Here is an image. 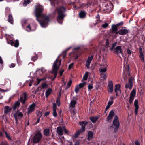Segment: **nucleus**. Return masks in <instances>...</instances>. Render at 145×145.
Instances as JSON below:
<instances>
[{"label": "nucleus", "mask_w": 145, "mask_h": 145, "mask_svg": "<svg viewBox=\"0 0 145 145\" xmlns=\"http://www.w3.org/2000/svg\"><path fill=\"white\" fill-rule=\"evenodd\" d=\"M43 7L41 6L39 8H36L35 14L37 18V20L41 26L45 27L48 25V22L49 21V17L46 16L42 13Z\"/></svg>", "instance_id": "obj_1"}, {"label": "nucleus", "mask_w": 145, "mask_h": 145, "mask_svg": "<svg viewBox=\"0 0 145 145\" xmlns=\"http://www.w3.org/2000/svg\"><path fill=\"white\" fill-rule=\"evenodd\" d=\"M61 59L59 61L58 58L53 63L52 68V73L54 74V77L52 79V80H53L56 77L57 74V71L59 69L61 65Z\"/></svg>", "instance_id": "obj_2"}, {"label": "nucleus", "mask_w": 145, "mask_h": 145, "mask_svg": "<svg viewBox=\"0 0 145 145\" xmlns=\"http://www.w3.org/2000/svg\"><path fill=\"white\" fill-rule=\"evenodd\" d=\"M66 8L63 7H59L58 9V16L57 19V21L59 23H60L59 20L63 19L65 16V15L63 13L66 11Z\"/></svg>", "instance_id": "obj_3"}, {"label": "nucleus", "mask_w": 145, "mask_h": 145, "mask_svg": "<svg viewBox=\"0 0 145 145\" xmlns=\"http://www.w3.org/2000/svg\"><path fill=\"white\" fill-rule=\"evenodd\" d=\"M119 125L118 117L116 115H115L113 121V124L110 127V128H113L114 132H116L118 131Z\"/></svg>", "instance_id": "obj_4"}, {"label": "nucleus", "mask_w": 145, "mask_h": 145, "mask_svg": "<svg viewBox=\"0 0 145 145\" xmlns=\"http://www.w3.org/2000/svg\"><path fill=\"white\" fill-rule=\"evenodd\" d=\"M42 137L41 133L38 132L32 137L31 140L34 143H37L40 141Z\"/></svg>", "instance_id": "obj_5"}, {"label": "nucleus", "mask_w": 145, "mask_h": 145, "mask_svg": "<svg viewBox=\"0 0 145 145\" xmlns=\"http://www.w3.org/2000/svg\"><path fill=\"white\" fill-rule=\"evenodd\" d=\"M104 62L105 63L104 64H101L99 65L100 66L105 67V68H103L99 69V71L101 73H103L106 72L107 70V67L108 66L106 63V62L104 61Z\"/></svg>", "instance_id": "obj_6"}, {"label": "nucleus", "mask_w": 145, "mask_h": 145, "mask_svg": "<svg viewBox=\"0 0 145 145\" xmlns=\"http://www.w3.org/2000/svg\"><path fill=\"white\" fill-rule=\"evenodd\" d=\"M133 78L131 77L129 78V82L125 86V87L126 88H128L129 89H131L133 86Z\"/></svg>", "instance_id": "obj_7"}, {"label": "nucleus", "mask_w": 145, "mask_h": 145, "mask_svg": "<svg viewBox=\"0 0 145 145\" xmlns=\"http://www.w3.org/2000/svg\"><path fill=\"white\" fill-rule=\"evenodd\" d=\"M136 94V90L133 89L130 93V96L129 99V102L130 104L133 103L134 98Z\"/></svg>", "instance_id": "obj_8"}, {"label": "nucleus", "mask_w": 145, "mask_h": 145, "mask_svg": "<svg viewBox=\"0 0 145 145\" xmlns=\"http://www.w3.org/2000/svg\"><path fill=\"white\" fill-rule=\"evenodd\" d=\"M35 105V104L33 103L29 106L28 108V114H29L34 110Z\"/></svg>", "instance_id": "obj_9"}, {"label": "nucleus", "mask_w": 145, "mask_h": 145, "mask_svg": "<svg viewBox=\"0 0 145 145\" xmlns=\"http://www.w3.org/2000/svg\"><path fill=\"white\" fill-rule=\"evenodd\" d=\"M120 87V85L119 84L116 85L115 86V91L117 96H118V95L121 93Z\"/></svg>", "instance_id": "obj_10"}, {"label": "nucleus", "mask_w": 145, "mask_h": 145, "mask_svg": "<svg viewBox=\"0 0 145 145\" xmlns=\"http://www.w3.org/2000/svg\"><path fill=\"white\" fill-rule=\"evenodd\" d=\"M24 98L22 97H20L19 99V101L21 102L22 104H24L26 101L27 99V93H23Z\"/></svg>", "instance_id": "obj_11"}, {"label": "nucleus", "mask_w": 145, "mask_h": 145, "mask_svg": "<svg viewBox=\"0 0 145 145\" xmlns=\"http://www.w3.org/2000/svg\"><path fill=\"white\" fill-rule=\"evenodd\" d=\"M108 91L110 93H112L113 90V84L112 81H110L108 84Z\"/></svg>", "instance_id": "obj_12"}, {"label": "nucleus", "mask_w": 145, "mask_h": 145, "mask_svg": "<svg viewBox=\"0 0 145 145\" xmlns=\"http://www.w3.org/2000/svg\"><path fill=\"white\" fill-rule=\"evenodd\" d=\"M79 123L80 125L82 126V127L80 131L82 132L84 131L85 130V127L87 124V122L83 121L82 122H80Z\"/></svg>", "instance_id": "obj_13"}, {"label": "nucleus", "mask_w": 145, "mask_h": 145, "mask_svg": "<svg viewBox=\"0 0 145 145\" xmlns=\"http://www.w3.org/2000/svg\"><path fill=\"white\" fill-rule=\"evenodd\" d=\"M114 51L115 53H116L117 54L119 53L121 54L122 53V49L120 46H117L114 48Z\"/></svg>", "instance_id": "obj_14"}, {"label": "nucleus", "mask_w": 145, "mask_h": 145, "mask_svg": "<svg viewBox=\"0 0 145 145\" xmlns=\"http://www.w3.org/2000/svg\"><path fill=\"white\" fill-rule=\"evenodd\" d=\"M93 56H92L91 57H88L86 63V66L87 68H88L89 67L91 61L93 59Z\"/></svg>", "instance_id": "obj_15"}, {"label": "nucleus", "mask_w": 145, "mask_h": 145, "mask_svg": "<svg viewBox=\"0 0 145 145\" xmlns=\"http://www.w3.org/2000/svg\"><path fill=\"white\" fill-rule=\"evenodd\" d=\"M134 105L135 107V115H136L137 114L138 110L139 108V106L138 105V100H135L134 102Z\"/></svg>", "instance_id": "obj_16"}, {"label": "nucleus", "mask_w": 145, "mask_h": 145, "mask_svg": "<svg viewBox=\"0 0 145 145\" xmlns=\"http://www.w3.org/2000/svg\"><path fill=\"white\" fill-rule=\"evenodd\" d=\"M118 27L115 25H113L112 26V29L110 30V33L112 34L115 33V32L118 30Z\"/></svg>", "instance_id": "obj_17"}, {"label": "nucleus", "mask_w": 145, "mask_h": 145, "mask_svg": "<svg viewBox=\"0 0 145 145\" xmlns=\"http://www.w3.org/2000/svg\"><path fill=\"white\" fill-rule=\"evenodd\" d=\"M129 32V30L126 29H120L118 31V33L121 35H125Z\"/></svg>", "instance_id": "obj_18"}, {"label": "nucleus", "mask_w": 145, "mask_h": 145, "mask_svg": "<svg viewBox=\"0 0 145 145\" xmlns=\"http://www.w3.org/2000/svg\"><path fill=\"white\" fill-rule=\"evenodd\" d=\"M56 104L55 103H54L53 106V116L55 117H56L57 116V114L56 112Z\"/></svg>", "instance_id": "obj_19"}, {"label": "nucleus", "mask_w": 145, "mask_h": 145, "mask_svg": "<svg viewBox=\"0 0 145 145\" xmlns=\"http://www.w3.org/2000/svg\"><path fill=\"white\" fill-rule=\"evenodd\" d=\"M57 132L58 133L60 136H61L63 134V127H58L57 128Z\"/></svg>", "instance_id": "obj_20"}, {"label": "nucleus", "mask_w": 145, "mask_h": 145, "mask_svg": "<svg viewBox=\"0 0 145 145\" xmlns=\"http://www.w3.org/2000/svg\"><path fill=\"white\" fill-rule=\"evenodd\" d=\"M93 132L91 131H89L88 133L87 140H90L93 137Z\"/></svg>", "instance_id": "obj_21"}, {"label": "nucleus", "mask_w": 145, "mask_h": 145, "mask_svg": "<svg viewBox=\"0 0 145 145\" xmlns=\"http://www.w3.org/2000/svg\"><path fill=\"white\" fill-rule=\"evenodd\" d=\"M4 113L5 114H6L7 113L10 112L11 110V108H10L8 106H6L4 107Z\"/></svg>", "instance_id": "obj_22"}, {"label": "nucleus", "mask_w": 145, "mask_h": 145, "mask_svg": "<svg viewBox=\"0 0 145 145\" xmlns=\"http://www.w3.org/2000/svg\"><path fill=\"white\" fill-rule=\"evenodd\" d=\"M114 114L113 111H111L107 117V120L108 121L112 119Z\"/></svg>", "instance_id": "obj_23"}, {"label": "nucleus", "mask_w": 145, "mask_h": 145, "mask_svg": "<svg viewBox=\"0 0 145 145\" xmlns=\"http://www.w3.org/2000/svg\"><path fill=\"white\" fill-rule=\"evenodd\" d=\"M44 135L47 136H49L50 135V130L49 129H46L44 131Z\"/></svg>", "instance_id": "obj_24"}, {"label": "nucleus", "mask_w": 145, "mask_h": 145, "mask_svg": "<svg viewBox=\"0 0 145 145\" xmlns=\"http://www.w3.org/2000/svg\"><path fill=\"white\" fill-rule=\"evenodd\" d=\"M76 102L75 100H74L72 101L70 103V106L72 108H74L75 107V105L76 104Z\"/></svg>", "instance_id": "obj_25"}, {"label": "nucleus", "mask_w": 145, "mask_h": 145, "mask_svg": "<svg viewBox=\"0 0 145 145\" xmlns=\"http://www.w3.org/2000/svg\"><path fill=\"white\" fill-rule=\"evenodd\" d=\"M51 92L52 89L50 88H48L46 91V97H48L49 95L51 94Z\"/></svg>", "instance_id": "obj_26"}, {"label": "nucleus", "mask_w": 145, "mask_h": 145, "mask_svg": "<svg viewBox=\"0 0 145 145\" xmlns=\"http://www.w3.org/2000/svg\"><path fill=\"white\" fill-rule=\"evenodd\" d=\"M113 103V101H108V104L106 106V108L105 109V111H106L110 107V106Z\"/></svg>", "instance_id": "obj_27"}, {"label": "nucleus", "mask_w": 145, "mask_h": 145, "mask_svg": "<svg viewBox=\"0 0 145 145\" xmlns=\"http://www.w3.org/2000/svg\"><path fill=\"white\" fill-rule=\"evenodd\" d=\"M8 21L11 24H12L13 23V20L12 16L11 14H9V15L8 18Z\"/></svg>", "instance_id": "obj_28"}, {"label": "nucleus", "mask_w": 145, "mask_h": 145, "mask_svg": "<svg viewBox=\"0 0 145 145\" xmlns=\"http://www.w3.org/2000/svg\"><path fill=\"white\" fill-rule=\"evenodd\" d=\"M19 105L20 102L18 101L16 102L13 106V110H15L17 107H19Z\"/></svg>", "instance_id": "obj_29"}, {"label": "nucleus", "mask_w": 145, "mask_h": 145, "mask_svg": "<svg viewBox=\"0 0 145 145\" xmlns=\"http://www.w3.org/2000/svg\"><path fill=\"white\" fill-rule=\"evenodd\" d=\"M85 12L84 11H81L79 13V16L80 18H84L85 17Z\"/></svg>", "instance_id": "obj_30"}, {"label": "nucleus", "mask_w": 145, "mask_h": 145, "mask_svg": "<svg viewBox=\"0 0 145 145\" xmlns=\"http://www.w3.org/2000/svg\"><path fill=\"white\" fill-rule=\"evenodd\" d=\"M98 118V117H92L90 118L91 122L93 123H95Z\"/></svg>", "instance_id": "obj_31"}, {"label": "nucleus", "mask_w": 145, "mask_h": 145, "mask_svg": "<svg viewBox=\"0 0 145 145\" xmlns=\"http://www.w3.org/2000/svg\"><path fill=\"white\" fill-rule=\"evenodd\" d=\"M51 2V4L52 6L55 5V3L58 4L59 2V0H50Z\"/></svg>", "instance_id": "obj_32"}, {"label": "nucleus", "mask_w": 145, "mask_h": 145, "mask_svg": "<svg viewBox=\"0 0 145 145\" xmlns=\"http://www.w3.org/2000/svg\"><path fill=\"white\" fill-rule=\"evenodd\" d=\"M139 57L141 60H142L143 61H144V56L142 51H140Z\"/></svg>", "instance_id": "obj_33"}, {"label": "nucleus", "mask_w": 145, "mask_h": 145, "mask_svg": "<svg viewBox=\"0 0 145 145\" xmlns=\"http://www.w3.org/2000/svg\"><path fill=\"white\" fill-rule=\"evenodd\" d=\"M88 76V72H86L83 78V80H87Z\"/></svg>", "instance_id": "obj_34"}, {"label": "nucleus", "mask_w": 145, "mask_h": 145, "mask_svg": "<svg viewBox=\"0 0 145 145\" xmlns=\"http://www.w3.org/2000/svg\"><path fill=\"white\" fill-rule=\"evenodd\" d=\"M18 112H16L14 114V118H15V120L16 123H17L18 122V118H19L18 117Z\"/></svg>", "instance_id": "obj_35"}, {"label": "nucleus", "mask_w": 145, "mask_h": 145, "mask_svg": "<svg viewBox=\"0 0 145 145\" xmlns=\"http://www.w3.org/2000/svg\"><path fill=\"white\" fill-rule=\"evenodd\" d=\"M14 46L16 47H18L19 45V43L18 40H15V43H14Z\"/></svg>", "instance_id": "obj_36"}, {"label": "nucleus", "mask_w": 145, "mask_h": 145, "mask_svg": "<svg viewBox=\"0 0 145 145\" xmlns=\"http://www.w3.org/2000/svg\"><path fill=\"white\" fill-rule=\"evenodd\" d=\"M100 75L101 78H103L104 79H106L107 77L106 74H104L103 73H101Z\"/></svg>", "instance_id": "obj_37"}, {"label": "nucleus", "mask_w": 145, "mask_h": 145, "mask_svg": "<svg viewBox=\"0 0 145 145\" xmlns=\"http://www.w3.org/2000/svg\"><path fill=\"white\" fill-rule=\"evenodd\" d=\"M80 88L79 86L77 85L75 88V91L77 93H78L79 89Z\"/></svg>", "instance_id": "obj_38"}, {"label": "nucleus", "mask_w": 145, "mask_h": 145, "mask_svg": "<svg viewBox=\"0 0 145 145\" xmlns=\"http://www.w3.org/2000/svg\"><path fill=\"white\" fill-rule=\"evenodd\" d=\"M85 85L86 83L84 82L82 83H80L78 85V86H79L80 88H81L83 87Z\"/></svg>", "instance_id": "obj_39"}, {"label": "nucleus", "mask_w": 145, "mask_h": 145, "mask_svg": "<svg viewBox=\"0 0 145 145\" xmlns=\"http://www.w3.org/2000/svg\"><path fill=\"white\" fill-rule=\"evenodd\" d=\"M108 26V23H105L102 25V27L103 28H106Z\"/></svg>", "instance_id": "obj_40"}, {"label": "nucleus", "mask_w": 145, "mask_h": 145, "mask_svg": "<svg viewBox=\"0 0 145 145\" xmlns=\"http://www.w3.org/2000/svg\"><path fill=\"white\" fill-rule=\"evenodd\" d=\"M38 58V56L37 55H35L33 57L32 59L33 61H35Z\"/></svg>", "instance_id": "obj_41"}, {"label": "nucleus", "mask_w": 145, "mask_h": 145, "mask_svg": "<svg viewBox=\"0 0 145 145\" xmlns=\"http://www.w3.org/2000/svg\"><path fill=\"white\" fill-rule=\"evenodd\" d=\"M5 135H6V137L9 139V140H11V138L10 136L9 135V134L7 133L5 131Z\"/></svg>", "instance_id": "obj_42"}, {"label": "nucleus", "mask_w": 145, "mask_h": 145, "mask_svg": "<svg viewBox=\"0 0 145 145\" xmlns=\"http://www.w3.org/2000/svg\"><path fill=\"white\" fill-rule=\"evenodd\" d=\"M30 3V0H25L24 2V4L25 5V6H26L27 4H29Z\"/></svg>", "instance_id": "obj_43"}, {"label": "nucleus", "mask_w": 145, "mask_h": 145, "mask_svg": "<svg viewBox=\"0 0 145 145\" xmlns=\"http://www.w3.org/2000/svg\"><path fill=\"white\" fill-rule=\"evenodd\" d=\"M42 115V114L40 112H39L37 113V116L39 118H40Z\"/></svg>", "instance_id": "obj_44"}, {"label": "nucleus", "mask_w": 145, "mask_h": 145, "mask_svg": "<svg viewBox=\"0 0 145 145\" xmlns=\"http://www.w3.org/2000/svg\"><path fill=\"white\" fill-rule=\"evenodd\" d=\"M88 90H90L93 88V86L92 84H89L88 86Z\"/></svg>", "instance_id": "obj_45"}, {"label": "nucleus", "mask_w": 145, "mask_h": 145, "mask_svg": "<svg viewBox=\"0 0 145 145\" xmlns=\"http://www.w3.org/2000/svg\"><path fill=\"white\" fill-rule=\"evenodd\" d=\"M65 145H73V143L71 142L67 141Z\"/></svg>", "instance_id": "obj_46"}, {"label": "nucleus", "mask_w": 145, "mask_h": 145, "mask_svg": "<svg viewBox=\"0 0 145 145\" xmlns=\"http://www.w3.org/2000/svg\"><path fill=\"white\" fill-rule=\"evenodd\" d=\"M26 28L27 30L28 31H29L31 30V27L29 24L26 27Z\"/></svg>", "instance_id": "obj_47"}, {"label": "nucleus", "mask_w": 145, "mask_h": 145, "mask_svg": "<svg viewBox=\"0 0 145 145\" xmlns=\"http://www.w3.org/2000/svg\"><path fill=\"white\" fill-rule=\"evenodd\" d=\"M81 132L80 131H78L76 132L75 135L74 137L75 138H77Z\"/></svg>", "instance_id": "obj_48"}, {"label": "nucleus", "mask_w": 145, "mask_h": 145, "mask_svg": "<svg viewBox=\"0 0 145 145\" xmlns=\"http://www.w3.org/2000/svg\"><path fill=\"white\" fill-rule=\"evenodd\" d=\"M123 24V22H121L117 24L116 25L118 27H119L120 26H122V25Z\"/></svg>", "instance_id": "obj_49"}, {"label": "nucleus", "mask_w": 145, "mask_h": 145, "mask_svg": "<svg viewBox=\"0 0 145 145\" xmlns=\"http://www.w3.org/2000/svg\"><path fill=\"white\" fill-rule=\"evenodd\" d=\"M18 118H19L20 117L22 118L23 117V115L22 112H20L19 113H18Z\"/></svg>", "instance_id": "obj_50"}, {"label": "nucleus", "mask_w": 145, "mask_h": 145, "mask_svg": "<svg viewBox=\"0 0 145 145\" xmlns=\"http://www.w3.org/2000/svg\"><path fill=\"white\" fill-rule=\"evenodd\" d=\"M72 81L71 80H70L67 84V86L68 88H69L71 84Z\"/></svg>", "instance_id": "obj_51"}, {"label": "nucleus", "mask_w": 145, "mask_h": 145, "mask_svg": "<svg viewBox=\"0 0 145 145\" xmlns=\"http://www.w3.org/2000/svg\"><path fill=\"white\" fill-rule=\"evenodd\" d=\"M73 66V63H72L70 64L69 66L68 69H71Z\"/></svg>", "instance_id": "obj_52"}, {"label": "nucleus", "mask_w": 145, "mask_h": 145, "mask_svg": "<svg viewBox=\"0 0 145 145\" xmlns=\"http://www.w3.org/2000/svg\"><path fill=\"white\" fill-rule=\"evenodd\" d=\"M47 85L46 83H44L42 85V87L43 88H46Z\"/></svg>", "instance_id": "obj_53"}, {"label": "nucleus", "mask_w": 145, "mask_h": 145, "mask_svg": "<svg viewBox=\"0 0 145 145\" xmlns=\"http://www.w3.org/2000/svg\"><path fill=\"white\" fill-rule=\"evenodd\" d=\"M105 45H106V46L107 47L109 45V40L108 39H107L106 40Z\"/></svg>", "instance_id": "obj_54"}, {"label": "nucleus", "mask_w": 145, "mask_h": 145, "mask_svg": "<svg viewBox=\"0 0 145 145\" xmlns=\"http://www.w3.org/2000/svg\"><path fill=\"white\" fill-rule=\"evenodd\" d=\"M64 71V70L63 69H62L59 72V74L60 75V76H61L63 74V73Z\"/></svg>", "instance_id": "obj_55"}, {"label": "nucleus", "mask_w": 145, "mask_h": 145, "mask_svg": "<svg viewBox=\"0 0 145 145\" xmlns=\"http://www.w3.org/2000/svg\"><path fill=\"white\" fill-rule=\"evenodd\" d=\"M63 130L64 131L65 133L66 134L67 133H68L67 130L65 128V127L64 126H63Z\"/></svg>", "instance_id": "obj_56"}, {"label": "nucleus", "mask_w": 145, "mask_h": 145, "mask_svg": "<svg viewBox=\"0 0 145 145\" xmlns=\"http://www.w3.org/2000/svg\"><path fill=\"white\" fill-rule=\"evenodd\" d=\"M127 53H128V54H129V55H131V51L129 48H128L127 49Z\"/></svg>", "instance_id": "obj_57"}, {"label": "nucleus", "mask_w": 145, "mask_h": 145, "mask_svg": "<svg viewBox=\"0 0 145 145\" xmlns=\"http://www.w3.org/2000/svg\"><path fill=\"white\" fill-rule=\"evenodd\" d=\"M8 42L9 44H10L12 46H13V45L14 43V42L12 40H10V41H8Z\"/></svg>", "instance_id": "obj_58"}, {"label": "nucleus", "mask_w": 145, "mask_h": 145, "mask_svg": "<svg viewBox=\"0 0 145 145\" xmlns=\"http://www.w3.org/2000/svg\"><path fill=\"white\" fill-rule=\"evenodd\" d=\"M50 113V111L46 112L45 113L44 116H46L49 115Z\"/></svg>", "instance_id": "obj_59"}, {"label": "nucleus", "mask_w": 145, "mask_h": 145, "mask_svg": "<svg viewBox=\"0 0 145 145\" xmlns=\"http://www.w3.org/2000/svg\"><path fill=\"white\" fill-rule=\"evenodd\" d=\"M15 66V64L12 63L10 65V68H13Z\"/></svg>", "instance_id": "obj_60"}, {"label": "nucleus", "mask_w": 145, "mask_h": 145, "mask_svg": "<svg viewBox=\"0 0 145 145\" xmlns=\"http://www.w3.org/2000/svg\"><path fill=\"white\" fill-rule=\"evenodd\" d=\"M79 142L78 141H77L75 142L74 145H79Z\"/></svg>", "instance_id": "obj_61"}, {"label": "nucleus", "mask_w": 145, "mask_h": 145, "mask_svg": "<svg viewBox=\"0 0 145 145\" xmlns=\"http://www.w3.org/2000/svg\"><path fill=\"white\" fill-rule=\"evenodd\" d=\"M135 145H140V144L138 141H137L135 142Z\"/></svg>", "instance_id": "obj_62"}, {"label": "nucleus", "mask_w": 145, "mask_h": 145, "mask_svg": "<svg viewBox=\"0 0 145 145\" xmlns=\"http://www.w3.org/2000/svg\"><path fill=\"white\" fill-rule=\"evenodd\" d=\"M116 44H117L116 42H115L114 43H113V44H112V46L114 47L116 45Z\"/></svg>", "instance_id": "obj_63"}, {"label": "nucleus", "mask_w": 145, "mask_h": 145, "mask_svg": "<svg viewBox=\"0 0 145 145\" xmlns=\"http://www.w3.org/2000/svg\"><path fill=\"white\" fill-rule=\"evenodd\" d=\"M8 143L7 142H6L4 143H2L1 145H8Z\"/></svg>", "instance_id": "obj_64"}]
</instances>
